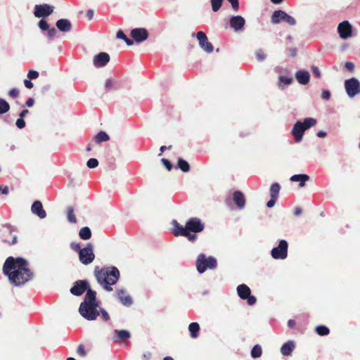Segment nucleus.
Listing matches in <instances>:
<instances>
[{"mask_svg": "<svg viewBox=\"0 0 360 360\" xmlns=\"http://www.w3.org/2000/svg\"><path fill=\"white\" fill-rule=\"evenodd\" d=\"M3 271L8 276L11 283L15 286L25 284L32 277L27 261L20 257L7 258L4 264Z\"/></svg>", "mask_w": 360, "mask_h": 360, "instance_id": "obj_1", "label": "nucleus"}, {"mask_svg": "<svg viewBox=\"0 0 360 360\" xmlns=\"http://www.w3.org/2000/svg\"><path fill=\"white\" fill-rule=\"evenodd\" d=\"M99 307L96 298V292L89 289L84 301L80 304L79 314L88 321H94L99 316Z\"/></svg>", "mask_w": 360, "mask_h": 360, "instance_id": "obj_2", "label": "nucleus"}, {"mask_svg": "<svg viewBox=\"0 0 360 360\" xmlns=\"http://www.w3.org/2000/svg\"><path fill=\"white\" fill-rule=\"evenodd\" d=\"M95 276L98 282L108 291H112L111 285L115 284L119 279V270L114 266L104 267L99 270L95 268Z\"/></svg>", "mask_w": 360, "mask_h": 360, "instance_id": "obj_3", "label": "nucleus"}, {"mask_svg": "<svg viewBox=\"0 0 360 360\" xmlns=\"http://www.w3.org/2000/svg\"><path fill=\"white\" fill-rule=\"evenodd\" d=\"M316 124V120L312 117H308L303 121H297L293 126L291 133L295 142L299 143L302 141L304 131L314 127Z\"/></svg>", "mask_w": 360, "mask_h": 360, "instance_id": "obj_4", "label": "nucleus"}, {"mask_svg": "<svg viewBox=\"0 0 360 360\" xmlns=\"http://www.w3.org/2000/svg\"><path fill=\"white\" fill-rule=\"evenodd\" d=\"M217 266V260L213 257H205V255L200 254L196 262L198 271L200 274L205 272L207 269H214Z\"/></svg>", "mask_w": 360, "mask_h": 360, "instance_id": "obj_5", "label": "nucleus"}, {"mask_svg": "<svg viewBox=\"0 0 360 360\" xmlns=\"http://www.w3.org/2000/svg\"><path fill=\"white\" fill-rule=\"evenodd\" d=\"M95 258L94 253L93 245L90 243H87L86 247L80 250L79 254V261L85 265L91 264Z\"/></svg>", "mask_w": 360, "mask_h": 360, "instance_id": "obj_6", "label": "nucleus"}, {"mask_svg": "<svg viewBox=\"0 0 360 360\" xmlns=\"http://www.w3.org/2000/svg\"><path fill=\"white\" fill-rule=\"evenodd\" d=\"M281 21H285L292 26L296 24L295 19L285 11L281 10L274 11L271 15V22L273 24H278Z\"/></svg>", "mask_w": 360, "mask_h": 360, "instance_id": "obj_7", "label": "nucleus"}, {"mask_svg": "<svg viewBox=\"0 0 360 360\" xmlns=\"http://www.w3.org/2000/svg\"><path fill=\"white\" fill-rule=\"evenodd\" d=\"M288 247L286 240H280L278 245L271 250V257L275 259H285L288 256Z\"/></svg>", "mask_w": 360, "mask_h": 360, "instance_id": "obj_8", "label": "nucleus"}, {"mask_svg": "<svg viewBox=\"0 0 360 360\" xmlns=\"http://www.w3.org/2000/svg\"><path fill=\"white\" fill-rule=\"evenodd\" d=\"M345 88L348 96L350 98L360 94V82L354 77L345 80Z\"/></svg>", "mask_w": 360, "mask_h": 360, "instance_id": "obj_9", "label": "nucleus"}, {"mask_svg": "<svg viewBox=\"0 0 360 360\" xmlns=\"http://www.w3.org/2000/svg\"><path fill=\"white\" fill-rule=\"evenodd\" d=\"M238 296L243 300H247L249 305H253L256 303V297L250 295V289L245 284H240L237 287Z\"/></svg>", "mask_w": 360, "mask_h": 360, "instance_id": "obj_10", "label": "nucleus"}, {"mask_svg": "<svg viewBox=\"0 0 360 360\" xmlns=\"http://www.w3.org/2000/svg\"><path fill=\"white\" fill-rule=\"evenodd\" d=\"M173 233L176 236H183L186 237L190 241H194L196 239V235L187 231L186 225L185 227L179 224L176 221H173Z\"/></svg>", "mask_w": 360, "mask_h": 360, "instance_id": "obj_11", "label": "nucleus"}, {"mask_svg": "<svg viewBox=\"0 0 360 360\" xmlns=\"http://www.w3.org/2000/svg\"><path fill=\"white\" fill-rule=\"evenodd\" d=\"M200 48L207 53H212L214 50L212 44L208 41L206 34L203 32H198L195 34Z\"/></svg>", "mask_w": 360, "mask_h": 360, "instance_id": "obj_12", "label": "nucleus"}, {"mask_svg": "<svg viewBox=\"0 0 360 360\" xmlns=\"http://www.w3.org/2000/svg\"><path fill=\"white\" fill-rule=\"evenodd\" d=\"M187 231L188 232H193L198 233L201 232L204 229V224L201 221V220L198 218L193 217L191 218L186 223Z\"/></svg>", "mask_w": 360, "mask_h": 360, "instance_id": "obj_13", "label": "nucleus"}, {"mask_svg": "<svg viewBox=\"0 0 360 360\" xmlns=\"http://www.w3.org/2000/svg\"><path fill=\"white\" fill-rule=\"evenodd\" d=\"M53 12V6L48 4L36 5L34 15L37 18L47 17Z\"/></svg>", "mask_w": 360, "mask_h": 360, "instance_id": "obj_14", "label": "nucleus"}, {"mask_svg": "<svg viewBox=\"0 0 360 360\" xmlns=\"http://www.w3.org/2000/svg\"><path fill=\"white\" fill-rule=\"evenodd\" d=\"M340 38L347 39L352 36V25L347 20L340 22L338 27Z\"/></svg>", "mask_w": 360, "mask_h": 360, "instance_id": "obj_15", "label": "nucleus"}, {"mask_svg": "<svg viewBox=\"0 0 360 360\" xmlns=\"http://www.w3.org/2000/svg\"><path fill=\"white\" fill-rule=\"evenodd\" d=\"M110 61V56L105 52H101L96 55L93 59L94 65L96 68L105 66Z\"/></svg>", "mask_w": 360, "mask_h": 360, "instance_id": "obj_16", "label": "nucleus"}, {"mask_svg": "<svg viewBox=\"0 0 360 360\" xmlns=\"http://www.w3.org/2000/svg\"><path fill=\"white\" fill-rule=\"evenodd\" d=\"M131 37L136 42L141 43L147 39L148 34L144 28H136L131 30Z\"/></svg>", "mask_w": 360, "mask_h": 360, "instance_id": "obj_17", "label": "nucleus"}, {"mask_svg": "<svg viewBox=\"0 0 360 360\" xmlns=\"http://www.w3.org/2000/svg\"><path fill=\"white\" fill-rule=\"evenodd\" d=\"M2 240L8 244H15L17 241V236L12 233L10 226L4 227L1 231Z\"/></svg>", "mask_w": 360, "mask_h": 360, "instance_id": "obj_18", "label": "nucleus"}, {"mask_svg": "<svg viewBox=\"0 0 360 360\" xmlns=\"http://www.w3.org/2000/svg\"><path fill=\"white\" fill-rule=\"evenodd\" d=\"M88 283L86 281H78L75 282L73 287L70 289V292L74 295H81L87 290Z\"/></svg>", "mask_w": 360, "mask_h": 360, "instance_id": "obj_19", "label": "nucleus"}, {"mask_svg": "<svg viewBox=\"0 0 360 360\" xmlns=\"http://www.w3.org/2000/svg\"><path fill=\"white\" fill-rule=\"evenodd\" d=\"M245 23L244 18L240 15L233 16L230 19V25L235 30H241Z\"/></svg>", "mask_w": 360, "mask_h": 360, "instance_id": "obj_20", "label": "nucleus"}, {"mask_svg": "<svg viewBox=\"0 0 360 360\" xmlns=\"http://www.w3.org/2000/svg\"><path fill=\"white\" fill-rule=\"evenodd\" d=\"M117 297L120 302L125 306H131L132 304L131 297L126 292L124 289H118L117 290Z\"/></svg>", "mask_w": 360, "mask_h": 360, "instance_id": "obj_21", "label": "nucleus"}, {"mask_svg": "<svg viewBox=\"0 0 360 360\" xmlns=\"http://www.w3.org/2000/svg\"><path fill=\"white\" fill-rule=\"evenodd\" d=\"M233 8L235 11H238L239 8L238 0H228ZM223 0H211L212 9L213 11L217 12L219 10L221 6Z\"/></svg>", "mask_w": 360, "mask_h": 360, "instance_id": "obj_22", "label": "nucleus"}, {"mask_svg": "<svg viewBox=\"0 0 360 360\" xmlns=\"http://www.w3.org/2000/svg\"><path fill=\"white\" fill-rule=\"evenodd\" d=\"M31 210L33 214L37 215L41 219H44L46 216V212L43 209L42 204L40 201H35L32 204Z\"/></svg>", "mask_w": 360, "mask_h": 360, "instance_id": "obj_23", "label": "nucleus"}, {"mask_svg": "<svg viewBox=\"0 0 360 360\" xmlns=\"http://www.w3.org/2000/svg\"><path fill=\"white\" fill-rule=\"evenodd\" d=\"M56 25L58 29L61 32H68L72 29V24L70 21L67 19H60L56 22Z\"/></svg>", "mask_w": 360, "mask_h": 360, "instance_id": "obj_24", "label": "nucleus"}, {"mask_svg": "<svg viewBox=\"0 0 360 360\" xmlns=\"http://www.w3.org/2000/svg\"><path fill=\"white\" fill-rule=\"evenodd\" d=\"M297 82L301 84H306L309 82L310 75L307 70H299L295 73Z\"/></svg>", "mask_w": 360, "mask_h": 360, "instance_id": "obj_25", "label": "nucleus"}, {"mask_svg": "<svg viewBox=\"0 0 360 360\" xmlns=\"http://www.w3.org/2000/svg\"><path fill=\"white\" fill-rule=\"evenodd\" d=\"M233 200L239 209L245 207V198L240 191H235L233 194Z\"/></svg>", "mask_w": 360, "mask_h": 360, "instance_id": "obj_26", "label": "nucleus"}, {"mask_svg": "<svg viewBox=\"0 0 360 360\" xmlns=\"http://www.w3.org/2000/svg\"><path fill=\"white\" fill-rule=\"evenodd\" d=\"M115 336L113 338L115 342L122 341L130 337V333L126 330H115L114 331Z\"/></svg>", "mask_w": 360, "mask_h": 360, "instance_id": "obj_27", "label": "nucleus"}, {"mask_svg": "<svg viewBox=\"0 0 360 360\" xmlns=\"http://www.w3.org/2000/svg\"><path fill=\"white\" fill-rule=\"evenodd\" d=\"M295 343L293 341H288L284 343L281 348V352L284 356H289L291 354L292 350L295 349Z\"/></svg>", "mask_w": 360, "mask_h": 360, "instance_id": "obj_28", "label": "nucleus"}, {"mask_svg": "<svg viewBox=\"0 0 360 360\" xmlns=\"http://www.w3.org/2000/svg\"><path fill=\"white\" fill-rule=\"evenodd\" d=\"M309 179V176L307 174H295L290 177V180L294 182H299L300 187H304L305 182Z\"/></svg>", "mask_w": 360, "mask_h": 360, "instance_id": "obj_29", "label": "nucleus"}, {"mask_svg": "<svg viewBox=\"0 0 360 360\" xmlns=\"http://www.w3.org/2000/svg\"><path fill=\"white\" fill-rule=\"evenodd\" d=\"M188 330L191 338H196L198 336V331L200 330L199 324L195 322L191 323L188 326Z\"/></svg>", "mask_w": 360, "mask_h": 360, "instance_id": "obj_30", "label": "nucleus"}, {"mask_svg": "<svg viewBox=\"0 0 360 360\" xmlns=\"http://www.w3.org/2000/svg\"><path fill=\"white\" fill-rule=\"evenodd\" d=\"M79 236L82 240H88L91 237V231L89 227L85 226L80 229Z\"/></svg>", "mask_w": 360, "mask_h": 360, "instance_id": "obj_31", "label": "nucleus"}, {"mask_svg": "<svg viewBox=\"0 0 360 360\" xmlns=\"http://www.w3.org/2000/svg\"><path fill=\"white\" fill-rule=\"evenodd\" d=\"M278 80V86L281 89H284L286 86L290 84L292 82V79L291 77L285 76H280Z\"/></svg>", "mask_w": 360, "mask_h": 360, "instance_id": "obj_32", "label": "nucleus"}, {"mask_svg": "<svg viewBox=\"0 0 360 360\" xmlns=\"http://www.w3.org/2000/svg\"><path fill=\"white\" fill-rule=\"evenodd\" d=\"M281 186L278 183H274L270 188V195L272 198H278Z\"/></svg>", "mask_w": 360, "mask_h": 360, "instance_id": "obj_33", "label": "nucleus"}, {"mask_svg": "<svg viewBox=\"0 0 360 360\" xmlns=\"http://www.w3.org/2000/svg\"><path fill=\"white\" fill-rule=\"evenodd\" d=\"M109 136L104 131H100L95 136V141L96 143H101L109 140Z\"/></svg>", "mask_w": 360, "mask_h": 360, "instance_id": "obj_34", "label": "nucleus"}, {"mask_svg": "<svg viewBox=\"0 0 360 360\" xmlns=\"http://www.w3.org/2000/svg\"><path fill=\"white\" fill-rule=\"evenodd\" d=\"M262 349L260 345H256L253 347L251 350V356L254 359L259 358L261 356Z\"/></svg>", "mask_w": 360, "mask_h": 360, "instance_id": "obj_35", "label": "nucleus"}, {"mask_svg": "<svg viewBox=\"0 0 360 360\" xmlns=\"http://www.w3.org/2000/svg\"><path fill=\"white\" fill-rule=\"evenodd\" d=\"M178 168H179L184 172H187L190 169V165L186 160L183 159H179Z\"/></svg>", "mask_w": 360, "mask_h": 360, "instance_id": "obj_36", "label": "nucleus"}, {"mask_svg": "<svg viewBox=\"0 0 360 360\" xmlns=\"http://www.w3.org/2000/svg\"><path fill=\"white\" fill-rule=\"evenodd\" d=\"M9 109V104L5 100L0 98V114L7 112Z\"/></svg>", "mask_w": 360, "mask_h": 360, "instance_id": "obj_37", "label": "nucleus"}, {"mask_svg": "<svg viewBox=\"0 0 360 360\" xmlns=\"http://www.w3.org/2000/svg\"><path fill=\"white\" fill-rule=\"evenodd\" d=\"M68 220L70 223H76L77 222V219H76L75 214L74 213V209L72 207H69L68 208Z\"/></svg>", "mask_w": 360, "mask_h": 360, "instance_id": "obj_38", "label": "nucleus"}, {"mask_svg": "<svg viewBox=\"0 0 360 360\" xmlns=\"http://www.w3.org/2000/svg\"><path fill=\"white\" fill-rule=\"evenodd\" d=\"M316 332L319 335H326L329 333V329L324 326H319L316 328Z\"/></svg>", "mask_w": 360, "mask_h": 360, "instance_id": "obj_39", "label": "nucleus"}, {"mask_svg": "<svg viewBox=\"0 0 360 360\" xmlns=\"http://www.w3.org/2000/svg\"><path fill=\"white\" fill-rule=\"evenodd\" d=\"M98 311H99V315L101 314V318L103 319V321H110V316H109L108 313L104 309L99 307Z\"/></svg>", "mask_w": 360, "mask_h": 360, "instance_id": "obj_40", "label": "nucleus"}, {"mask_svg": "<svg viewBox=\"0 0 360 360\" xmlns=\"http://www.w3.org/2000/svg\"><path fill=\"white\" fill-rule=\"evenodd\" d=\"M98 161L95 158H90L86 163V165L89 168H95L98 166Z\"/></svg>", "mask_w": 360, "mask_h": 360, "instance_id": "obj_41", "label": "nucleus"}, {"mask_svg": "<svg viewBox=\"0 0 360 360\" xmlns=\"http://www.w3.org/2000/svg\"><path fill=\"white\" fill-rule=\"evenodd\" d=\"M39 27L41 30H48L49 29V25L48 22L44 20H41L39 22Z\"/></svg>", "mask_w": 360, "mask_h": 360, "instance_id": "obj_42", "label": "nucleus"}, {"mask_svg": "<svg viewBox=\"0 0 360 360\" xmlns=\"http://www.w3.org/2000/svg\"><path fill=\"white\" fill-rule=\"evenodd\" d=\"M39 77V72L35 70H30L27 74L29 79H35Z\"/></svg>", "mask_w": 360, "mask_h": 360, "instance_id": "obj_43", "label": "nucleus"}, {"mask_svg": "<svg viewBox=\"0 0 360 360\" xmlns=\"http://www.w3.org/2000/svg\"><path fill=\"white\" fill-rule=\"evenodd\" d=\"M256 57L258 60L262 61L265 59L266 55L264 54L262 50H258L256 52Z\"/></svg>", "mask_w": 360, "mask_h": 360, "instance_id": "obj_44", "label": "nucleus"}, {"mask_svg": "<svg viewBox=\"0 0 360 360\" xmlns=\"http://www.w3.org/2000/svg\"><path fill=\"white\" fill-rule=\"evenodd\" d=\"M15 124L17 126L18 128L19 129H22L25 127V122L23 120V118H21V117H19L17 120H16V122H15Z\"/></svg>", "mask_w": 360, "mask_h": 360, "instance_id": "obj_45", "label": "nucleus"}, {"mask_svg": "<svg viewBox=\"0 0 360 360\" xmlns=\"http://www.w3.org/2000/svg\"><path fill=\"white\" fill-rule=\"evenodd\" d=\"M161 162H162V164L164 165V166L167 168V169L168 171L171 170V169L172 167V165L167 159L162 158L161 160Z\"/></svg>", "mask_w": 360, "mask_h": 360, "instance_id": "obj_46", "label": "nucleus"}, {"mask_svg": "<svg viewBox=\"0 0 360 360\" xmlns=\"http://www.w3.org/2000/svg\"><path fill=\"white\" fill-rule=\"evenodd\" d=\"M311 71H312L313 75L316 77L319 78V77H321V71L319 70V69L316 66H312L311 67Z\"/></svg>", "mask_w": 360, "mask_h": 360, "instance_id": "obj_47", "label": "nucleus"}, {"mask_svg": "<svg viewBox=\"0 0 360 360\" xmlns=\"http://www.w3.org/2000/svg\"><path fill=\"white\" fill-rule=\"evenodd\" d=\"M70 246H71V248L74 251L77 252L79 254L80 252V250H82V248H81L79 244L76 243H72Z\"/></svg>", "mask_w": 360, "mask_h": 360, "instance_id": "obj_48", "label": "nucleus"}, {"mask_svg": "<svg viewBox=\"0 0 360 360\" xmlns=\"http://www.w3.org/2000/svg\"><path fill=\"white\" fill-rule=\"evenodd\" d=\"M9 95L12 97V98H16L19 95V90L18 89H15V88H13V89H11L10 91H9Z\"/></svg>", "mask_w": 360, "mask_h": 360, "instance_id": "obj_49", "label": "nucleus"}, {"mask_svg": "<svg viewBox=\"0 0 360 360\" xmlns=\"http://www.w3.org/2000/svg\"><path fill=\"white\" fill-rule=\"evenodd\" d=\"M48 37L50 39H53L57 33V30L55 28H49L48 30Z\"/></svg>", "mask_w": 360, "mask_h": 360, "instance_id": "obj_50", "label": "nucleus"}, {"mask_svg": "<svg viewBox=\"0 0 360 360\" xmlns=\"http://www.w3.org/2000/svg\"><path fill=\"white\" fill-rule=\"evenodd\" d=\"M330 93L328 90L324 89L322 91L321 97L323 99L328 100L330 98Z\"/></svg>", "mask_w": 360, "mask_h": 360, "instance_id": "obj_51", "label": "nucleus"}, {"mask_svg": "<svg viewBox=\"0 0 360 360\" xmlns=\"http://www.w3.org/2000/svg\"><path fill=\"white\" fill-rule=\"evenodd\" d=\"M276 200L277 198L271 197L270 200H269L266 203V206L269 208L273 207L275 205Z\"/></svg>", "mask_w": 360, "mask_h": 360, "instance_id": "obj_52", "label": "nucleus"}, {"mask_svg": "<svg viewBox=\"0 0 360 360\" xmlns=\"http://www.w3.org/2000/svg\"><path fill=\"white\" fill-rule=\"evenodd\" d=\"M77 353L82 356H84L86 355V352L84 350V347H83V345H79L78 347Z\"/></svg>", "mask_w": 360, "mask_h": 360, "instance_id": "obj_53", "label": "nucleus"}, {"mask_svg": "<svg viewBox=\"0 0 360 360\" xmlns=\"http://www.w3.org/2000/svg\"><path fill=\"white\" fill-rule=\"evenodd\" d=\"M112 85H113V82L111 79H108L106 80V82L105 83V87L106 89H112Z\"/></svg>", "mask_w": 360, "mask_h": 360, "instance_id": "obj_54", "label": "nucleus"}, {"mask_svg": "<svg viewBox=\"0 0 360 360\" xmlns=\"http://www.w3.org/2000/svg\"><path fill=\"white\" fill-rule=\"evenodd\" d=\"M345 66L350 71H352L354 68V64L352 62H346Z\"/></svg>", "mask_w": 360, "mask_h": 360, "instance_id": "obj_55", "label": "nucleus"}, {"mask_svg": "<svg viewBox=\"0 0 360 360\" xmlns=\"http://www.w3.org/2000/svg\"><path fill=\"white\" fill-rule=\"evenodd\" d=\"M117 37L118 39H122L124 40L127 38V36L124 34V33L122 32V30H120L117 32Z\"/></svg>", "mask_w": 360, "mask_h": 360, "instance_id": "obj_56", "label": "nucleus"}, {"mask_svg": "<svg viewBox=\"0 0 360 360\" xmlns=\"http://www.w3.org/2000/svg\"><path fill=\"white\" fill-rule=\"evenodd\" d=\"M24 84L27 89H32L33 87V83L30 81V79H25Z\"/></svg>", "mask_w": 360, "mask_h": 360, "instance_id": "obj_57", "label": "nucleus"}, {"mask_svg": "<svg viewBox=\"0 0 360 360\" xmlns=\"http://www.w3.org/2000/svg\"><path fill=\"white\" fill-rule=\"evenodd\" d=\"M1 193L4 194V195L8 194V188L7 186H5L4 188L0 186V194Z\"/></svg>", "mask_w": 360, "mask_h": 360, "instance_id": "obj_58", "label": "nucleus"}, {"mask_svg": "<svg viewBox=\"0 0 360 360\" xmlns=\"http://www.w3.org/2000/svg\"><path fill=\"white\" fill-rule=\"evenodd\" d=\"M34 103V100L32 98H29L27 101H26V105L27 107H32L33 106Z\"/></svg>", "mask_w": 360, "mask_h": 360, "instance_id": "obj_59", "label": "nucleus"}, {"mask_svg": "<svg viewBox=\"0 0 360 360\" xmlns=\"http://www.w3.org/2000/svg\"><path fill=\"white\" fill-rule=\"evenodd\" d=\"M86 16L89 19H91L94 16V11L93 10H88L87 12H86Z\"/></svg>", "mask_w": 360, "mask_h": 360, "instance_id": "obj_60", "label": "nucleus"}, {"mask_svg": "<svg viewBox=\"0 0 360 360\" xmlns=\"http://www.w3.org/2000/svg\"><path fill=\"white\" fill-rule=\"evenodd\" d=\"M302 210L300 207H297L295 209L294 214H295V215L298 216L302 213Z\"/></svg>", "mask_w": 360, "mask_h": 360, "instance_id": "obj_61", "label": "nucleus"}, {"mask_svg": "<svg viewBox=\"0 0 360 360\" xmlns=\"http://www.w3.org/2000/svg\"><path fill=\"white\" fill-rule=\"evenodd\" d=\"M288 325L290 328H293L295 326V321L290 319L288 321Z\"/></svg>", "mask_w": 360, "mask_h": 360, "instance_id": "obj_62", "label": "nucleus"}, {"mask_svg": "<svg viewBox=\"0 0 360 360\" xmlns=\"http://www.w3.org/2000/svg\"><path fill=\"white\" fill-rule=\"evenodd\" d=\"M317 136L320 138H323L326 136V133L323 131H319L317 133Z\"/></svg>", "mask_w": 360, "mask_h": 360, "instance_id": "obj_63", "label": "nucleus"}, {"mask_svg": "<svg viewBox=\"0 0 360 360\" xmlns=\"http://www.w3.org/2000/svg\"><path fill=\"white\" fill-rule=\"evenodd\" d=\"M29 112L28 110H23L20 113V117L23 118Z\"/></svg>", "mask_w": 360, "mask_h": 360, "instance_id": "obj_64", "label": "nucleus"}]
</instances>
